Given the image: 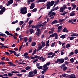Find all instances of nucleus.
Instances as JSON below:
<instances>
[{
  "label": "nucleus",
  "mask_w": 78,
  "mask_h": 78,
  "mask_svg": "<svg viewBox=\"0 0 78 78\" xmlns=\"http://www.w3.org/2000/svg\"><path fill=\"white\" fill-rule=\"evenodd\" d=\"M55 4L54 1H53L50 2H48L46 6H47V9H50V6H52Z\"/></svg>",
  "instance_id": "f257e3e1"
},
{
  "label": "nucleus",
  "mask_w": 78,
  "mask_h": 78,
  "mask_svg": "<svg viewBox=\"0 0 78 78\" xmlns=\"http://www.w3.org/2000/svg\"><path fill=\"white\" fill-rule=\"evenodd\" d=\"M27 13V8L25 7L22 8L20 9V13L22 14H25Z\"/></svg>",
  "instance_id": "f03ea898"
},
{
  "label": "nucleus",
  "mask_w": 78,
  "mask_h": 78,
  "mask_svg": "<svg viewBox=\"0 0 78 78\" xmlns=\"http://www.w3.org/2000/svg\"><path fill=\"white\" fill-rule=\"evenodd\" d=\"M59 62V64H62L64 62V59H58L56 61H55L56 63H58Z\"/></svg>",
  "instance_id": "7ed1b4c3"
},
{
  "label": "nucleus",
  "mask_w": 78,
  "mask_h": 78,
  "mask_svg": "<svg viewBox=\"0 0 78 78\" xmlns=\"http://www.w3.org/2000/svg\"><path fill=\"white\" fill-rule=\"evenodd\" d=\"M37 32H36L35 34L37 36H39V34H41V29H37Z\"/></svg>",
  "instance_id": "20e7f679"
},
{
  "label": "nucleus",
  "mask_w": 78,
  "mask_h": 78,
  "mask_svg": "<svg viewBox=\"0 0 78 78\" xmlns=\"http://www.w3.org/2000/svg\"><path fill=\"white\" fill-rule=\"evenodd\" d=\"M13 3V0H10L8 2L7 4V6H9V5H11V4H12Z\"/></svg>",
  "instance_id": "39448f33"
},
{
  "label": "nucleus",
  "mask_w": 78,
  "mask_h": 78,
  "mask_svg": "<svg viewBox=\"0 0 78 78\" xmlns=\"http://www.w3.org/2000/svg\"><path fill=\"white\" fill-rule=\"evenodd\" d=\"M35 58H37V59H39V60H41L42 59V58L43 57L42 56H41V57L40 56H38L37 55H36L34 56Z\"/></svg>",
  "instance_id": "423d86ee"
},
{
  "label": "nucleus",
  "mask_w": 78,
  "mask_h": 78,
  "mask_svg": "<svg viewBox=\"0 0 78 78\" xmlns=\"http://www.w3.org/2000/svg\"><path fill=\"white\" fill-rule=\"evenodd\" d=\"M34 6H35L34 5V3L33 2L31 4V5L30 6V9H33L34 8Z\"/></svg>",
  "instance_id": "0eeeda50"
},
{
  "label": "nucleus",
  "mask_w": 78,
  "mask_h": 78,
  "mask_svg": "<svg viewBox=\"0 0 78 78\" xmlns=\"http://www.w3.org/2000/svg\"><path fill=\"white\" fill-rule=\"evenodd\" d=\"M46 1H47V0H39L38 1H36V3H40V2H45Z\"/></svg>",
  "instance_id": "6e6552de"
},
{
  "label": "nucleus",
  "mask_w": 78,
  "mask_h": 78,
  "mask_svg": "<svg viewBox=\"0 0 78 78\" xmlns=\"http://www.w3.org/2000/svg\"><path fill=\"white\" fill-rule=\"evenodd\" d=\"M9 52L10 53H14L15 55L16 56L17 55V53L15 51L11 50H9Z\"/></svg>",
  "instance_id": "1a4fd4ad"
},
{
  "label": "nucleus",
  "mask_w": 78,
  "mask_h": 78,
  "mask_svg": "<svg viewBox=\"0 0 78 78\" xmlns=\"http://www.w3.org/2000/svg\"><path fill=\"white\" fill-rule=\"evenodd\" d=\"M5 33L7 34V35H10V36H13V35L11 33H9L8 31H6L5 32Z\"/></svg>",
  "instance_id": "9d476101"
},
{
  "label": "nucleus",
  "mask_w": 78,
  "mask_h": 78,
  "mask_svg": "<svg viewBox=\"0 0 78 78\" xmlns=\"http://www.w3.org/2000/svg\"><path fill=\"white\" fill-rule=\"evenodd\" d=\"M55 15H56V13L55 12H51V14H50L49 16V17H52L53 16H55Z\"/></svg>",
  "instance_id": "9b49d317"
},
{
  "label": "nucleus",
  "mask_w": 78,
  "mask_h": 78,
  "mask_svg": "<svg viewBox=\"0 0 78 78\" xmlns=\"http://www.w3.org/2000/svg\"><path fill=\"white\" fill-rule=\"evenodd\" d=\"M71 6H73V8H72V9L73 10V9H75V8H76V5H75L74 4H72L71 5Z\"/></svg>",
  "instance_id": "f8f14e48"
},
{
  "label": "nucleus",
  "mask_w": 78,
  "mask_h": 78,
  "mask_svg": "<svg viewBox=\"0 0 78 78\" xmlns=\"http://www.w3.org/2000/svg\"><path fill=\"white\" fill-rule=\"evenodd\" d=\"M58 23V21L56 20H55L51 23V24L52 25H53V24H56V23Z\"/></svg>",
  "instance_id": "ddd939ff"
},
{
  "label": "nucleus",
  "mask_w": 78,
  "mask_h": 78,
  "mask_svg": "<svg viewBox=\"0 0 78 78\" xmlns=\"http://www.w3.org/2000/svg\"><path fill=\"white\" fill-rule=\"evenodd\" d=\"M69 78H76L75 75V74L71 75L69 76Z\"/></svg>",
  "instance_id": "4468645a"
},
{
  "label": "nucleus",
  "mask_w": 78,
  "mask_h": 78,
  "mask_svg": "<svg viewBox=\"0 0 78 78\" xmlns=\"http://www.w3.org/2000/svg\"><path fill=\"white\" fill-rule=\"evenodd\" d=\"M71 36L73 37L74 36H78V34H76L75 33H73V34H71Z\"/></svg>",
  "instance_id": "2eb2a0df"
},
{
  "label": "nucleus",
  "mask_w": 78,
  "mask_h": 78,
  "mask_svg": "<svg viewBox=\"0 0 78 78\" xmlns=\"http://www.w3.org/2000/svg\"><path fill=\"white\" fill-rule=\"evenodd\" d=\"M55 9H52L51 10V11L48 14V15H50V14H51V12H53V11H55Z\"/></svg>",
  "instance_id": "dca6fc26"
},
{
  "label": "nucleus",
  "mask_w": 78,
  "mask_h": 78,
  "mask_svg": "<svg viewBox=\"0 0 78 78\" xmlns=\"http://www.w3.org/2000/svg\"><path fill=\"white\" fill-rule=\"evenodd\" d=\"M54 36H55V38L56 39H58V35L57 34V33H54Z\"/></svg>",
  "instance_id": "f3484780"
},
{
  "label": "nucleus",
  "mask_w": 78,
  "mask_h": 78,
  "mask_svg": "<svg viewBox=\"0 0 78 78\" xmlns=\"http://www.w3.org/2000/svg\"><path fill=\"white\" fill-rule=\"evenodd\" d=\"M37 9L35 8L32 10V11L34 12H36L37 11Z\"/></svg>",
  "instance_id": "a211bd4d"
},
{
  "label": "nucleus",
  "mask_w": 78,
  "mask_h": 78,
  "mask_svg": "<svg viewBox=\"0 0 78 78\" xmlns=\"http://www.w3.org/2000/svg\"><path fill=\"white\" fill-rule=\"evenodd\" d=\"M42 48V45H40L38 47V49L37 50V51H39Z\"/></svg>",
  "instance_id": "6ab92c4d"
},
{
  "label": "nucleus",
  "mask_w": 78,
  "mask_h": 78,
  "mask_svg": "<svg viewBox=\"0 0 78 78\" xmlns=\"http://www.w3.org/2000/svg\"><path fill=\"white\" fill-rule=\"evenodd\" d=\"M54 31V30L52 29L51 30L48 32L49 34H51L52 33H53Z\"/></svg>",
  "instance_id": "aec40b11"
},
{
  "label": "nucleus",
  "mask_w": 78,
  "mask_h": 78,
  "mask_svg": "<svg viewBox=\"0 0 78 78\" xmlns=\"http://www.w3.org/2000/svg\"><path fill=\"white\" fill-rule=\"evenodd\" d=\"M68 13V12H64L63 13L61 14V16H64V15H66V14Z\"/></svg>",
  "instance_id": "412c9836"
},
{
  "label": "nucleus",
  "mask_w": 78,
  "mask_h": 78,
  "mask_svg": "<svg viewBox=\"0 0 78 78\" xmlns=\"http://www.w3.org/2000/svg\"><path fill=\"white\" fill-rule=\"evenodd\" d=\"M24 23V22L23 21H20V22L19 23V24L20 25H23V24Z\"/></svg>",
  "instance_id": "4be33fe9"
},
{
  "label": "nucleus",
  "mask_w": 78,
  "mask_h": 78,
  "mask_svg": "<svg viewBox=\"0 0 78 78\" xmlns=\"http://www.w3.org/2000/svg\"><path fill=\"white\" fill-rule=\"evenodd\" d=\"M30 69H31V67L30 66H27L25 68V69L26 70H30Z\"/></svg>",
  "instance_id": "5701e85b"
},
{
  "label": "nucleus",
  "mask_w": 78,
  "mask_h": 78,
  "mask_svg": "<svg viewBox=\"0 0 78 78\" xmlns=\"http://www.w3.org/2000/svg\"><path fill=\"white\" fill-rule=\"evenodd\" d=\"M53 54V52H49L48 53L47 55L48 56H51V55H52Z\"/></svg>",
  "instance_id": "b1692460"
},
{
  "label": "nucleus",
  "mask_w": 78,
  "mask_h": 78,
  "mask_svg": "<svg viewBox=\"0 0 78 78\" xmlns=\"http://www.w3.org/2000/svg\"><path fill=\"white\" fill-rule=\"evenodd\" d=\"M64 11V9L62 7H61L60 8V12H63Z\"/></svg>",
  "instance_id": "393cba45"
},
{
  "label": "nucleus",
  "mask_w": 78,
  "mask_h": 78,
  "mask_svg": "<svg viewBox=\"0 0 78 78\" xmlns=\"http://www.w3.org/2000/svg\"><path fill=\"white\" fill-rule=\"evenodd\" d=\"M33 29H30V34H32L33 33Z\"/></svg>",
  "instance_id": "a878e982"
},
{
  "label": "nucleus",
  "mask_w": 78,
  "mask_h": 78,
  "mask_svg": "<svg viewBox=\"0 0 78 78\" xmlns=\"http://www.w3.org/2000/svg\"><path fill=\"white\" fill-rule=\"evenodd\" d=\"M1 11H2L3 12H5V11H6V8H5V7H3Z\"/></svg>",
  "instance_id": "bb28decb"
},
{
  "label": "nucleus",
  "mask_w": 78,
  "mask_h": 78,
  "mask_svg": "<svg viewBox=\"0 0 78 78\" xmlns=\"http://www.w3.org/2000/svg\"><path fill=\"white\" fill-rule=\"evenodd\" d=\"M60 38L62 39H64V38H66V36L65 35H63L60 37Z\"/></svg>",
  "instance_id": "cd10ccee"
},
{
  "label": "nucleus",
  "mask_w": 78,
  "mask_h": 78,
  "mask_svg": "<svg viewBox=\"0 0 78 78\" xmlns=\"http://www.w3.org/2000/svg\"><path fill=\"white\" fill-rule=\"evenodd\" d=\"M33 73L35 75V74H37V71L36 69H35L34 71H33Z\"/></svg>",
  "instance_id": "c85d7f7f"
},
{
  "label": "nucleus",
  "mask_w": 78,
  "mask_h": 78,
  "mask_svg": "<svg viewBox=\"0 0 78 78\" xmlns=\"http://www.w3.org/2000/svg\"><path fill=\"white\" fill-rule=\"evenodd\" d=\"M70 61H71V63H73L74 62V59L73 58H72L70 60Z\"/></svg>",
  "instance_id": "c756f323"
},
{
  "label": "nucleus",
  "mask_w": 78,
  "mask_h": 78,
  "mask_svg": "<svg viewBox=\"0 0 78 78\" xmlns=\"http://www.w3.org/2000/svg\"><path fill=\"white\" fill-rule=\"evenodd\" d=\"M0 48H8V46H0Z\"/></svg>",
  "instance_id": "7c9ffc66"
},
{
  "label": "nucleus",
  "mask_w": 78,
  "mask_h": 78,
  "mask_svg": "<svg viewBox=\"0 0 78 78\" xmlns=\"http://www.w3.org/2000/svg\"><path fill=\"white\" fill-rule=\"evenodd\" d=\"M36 43L35 42H33L32 43V46L34 47L36 45Z\"/></svg>",
  "instance_id": "2f4dec72"
},
{
  "label": "nucleus",
  "mask_w": 78,
  "mask_h": 78,
  "mask_svg": "<svg viewBox=\"0 0 78 78\" xmlns=\"http://www.w3.org/2000/svg\"><path fill=\"white\" fill-rule=\"evenodd\" d=\"M48 69V67H47L43 69V70L45 72H46V70H47Z\"/></svg>",
  "instance_id": "473e14b6"
},
{
  "label": "nucleus",
  "mask_w": 78,
  "mask_h": 78,
  "mask_svg": "<svg viewBox=\"0 0 78 78\" xmlns=\"http://www.w3.org/2000/svg\"><path fill=\"white\" fill-rule=\"evenodd\" d=\"M18 22V20H16V21H14L12 23V24H15V23H17Z\"/></svg>",
  "instance_id": "72a5a7b5"
},
{
  "label": "nucleus",
  "mask_w": 78,
  "mask_h": 78,
  "mask_svg": "<svg viewBox=\"0 0 78 78\" xmlns=\"http://www.w3.org/2000/svg\"><path fill=\"white\" fill-rule=\"evenodd\" d=\"M67 30V29L66 27H65L62 30V32H65L66 30Z\"/></svg>",
  "instance_id": "f704fd0d"
},
{
  "label": "nucleus",
  "mask_w": 78,
  "mask_h": 78,
  "mask_svg": "<svg viewBox=\"0 0 78 78\" xmlns=\"http://www.w3.org/2000/svg\"><path fill=\"white\" fill-rule=\"evenodd\" d=\"M70 47V45L69 44H67L66 45V48H69Z\"/></svg>",
  "instance_id": "c9c22d12"
},
{
  "label": "nucleus",
  "mask_w": 78,
  "mask_h": 78,
  "mask_svg": "<svg viewBox=\"0 0 78 78\" xmlns=\"http://www.w3.org/2000/svg\"><path fill=\"white\" fill-rule=\"evenodd\" d=\"M75 15V13H71L70 14V16H74Z\"/></svg>",
  "instance_id": "e433bc0d"
},
{
  "label": "nucleus",
  "mask_w": 78,
  "mask_h": 78,
  "mask_svg": "<svg viewBox=\"0 0 78 78\" xmlns=\"http://www.w3.org/2000/svg\"><path fill=\"white\" fill-rule=\"evenodd\" d=\"M69 38L70 40H73V39H75V37H69Z\"/></svg>",
  "instance_id": "4c0bfd02"
},
{
  "label": "nucleus",
  "mask_w": 78,
  "mask_h": 78,
  "mask_svg": "<svg viewBox=\"0 0 78 78\" xmlns=\"http://www.w3.org/2000/svg\"><path fill=\"white\" fill-rule=\"evenodd\" d=\"M65 66H66V65L65 64H63L60 66V67L61 69H62L63 67H64Z\"/></svg>",
  "instance_id": "58836bf2"
},
{
  "label": "nucleus",
  "mask_w": 78,
  "mask_h": 78,
  "mask_svg": "<svg viewBox=\"0 0 78 78\" xmlns=\"http://www.w3.org/2000/svg\"><path fill=\"white\" fill-rule=\"evenodd\" d=\"M28 77H33L34 76L33 75H31L30 73H29L27 76Z\"/></svg>",
  "instance_id": "ea45409f"
},
{
  "label": "nucleus",
  "mask_w": 78,
  "mask_h": 78,
  "mask_svg": "<svg viewBox=\"0 0 78 78\" xmlns=\"http://www.w3.org/2000/svg\"><path fill=\"white\" fill-rule=\"evenodd\" d=\"M29 42H31V41H32V38L31 37H30L29 38Z\"/></svg>",
  "instance_id": "a19ab883"
},
{
  "label": "nucleus",
  "mask_w": 78,
  "mask_h": 78,
  "mask_svg": "<svg viewBox=\"0 0 78 78\" xmlns=\"http://www.w3.org/2000/svg\"><path fill=\"white\" fill-rule=\"evenodd\" d=\"M37 68L38 69H42V66H38L37 67Z\"/></svg>",
  "instance_id": "79ce46f5"
},
{
  "label": "nucleus",
  "mask_w": 78,
  "mask_h": 78,
  "mask_svg": "<svg viewBox=\"0 0 78 78\" xmlns=\"http://www.w3.org/2000/svg\"><path fill=\"white\" fill-rule=\"evenodd\" d=\"M33 22V20H30L29 22V25H31V23H32Z\"/></svg>",
  "instance_id": "37998d69"
},
{
  "label": "nucleus",
  "mask_w": 78,
  "mask_h": 78,
  "mask_svg": "<svg viewBox=\"0 0 78 78\" xmlns=\"http://www.w3.org/2000/svg\"><path fill=\"white\" fill-rule=\"evenodd\" d=\"M58 29H59L60 30H62V26H59L58 27Z\"/></svg>",
  "instance_id": "c03bdc74"
},
{
  "label": "nucleus",
  "mask_w": 78,
  "mask_h": 78,
  "mask_svg": "<svg viewBox=\"0 0 78 78\" xmlns=\"http://www.w3.org/2000/svg\"><path fill=\"white\" fill-rule=\"evenodd\" d=\"M28 55V53H24L23 54V55L22 56H27Z\"/></svg>",
  "instance_id": "a18cd8bd"
},
{
  "label": "nucleus",
  "mask_w": 78,
  "mask_h": 78,
  "mask_svg": "<svg viewBox=\"0 0 78 78\" xmlns=\"http://www.w3.org/2000/svg\"><path fill=\"white\" fill-rule=\"evenodd\" d=\"M66 69H67V67L66 66L64 67H63V70L64 71L66 70Z\"/></svg>",
  "instance_id": "49530a36"
},
{
  "label": "nucleus",
  "mask_w": 78,
  "mask_h": 78,
  "mask_svg": "<svg viewBox=\"0 0 78 78\" xmlns=\"http://www.w3.org/2000/svg\"><path fill=\"white\" fill-rule=\"evenodd\" d=\"M42 58H41V61H42V62H44V61H45V58H43V56H42Z\"/></svg>",
  "instance_id": "de8ad7c7"
},
{
  "label": "nucleus",
  "mask_w": 78,
  "mask_h": 78,
  "mask_svg": "<svg viewBox=\"0 0 78 78\" xmlns=\"http://www.w3.org/2000/svg\"><path fill=\"white\" fill-rule=\"evenodd\" d=\"M51 37H55V34H53L50 35L49 38H50Z\"/></svg>",
  "instance_id": "09e8293b"
},
{
  "label": "nucleus",
  "mask_w": 78,
  "mask_h": 78,
  "mask_svg": "<svg viewBox=\"0 0 78 78\" xmlns=\"http://www.w3.org/2000/svg\"><path fill=\"white\" fill-rule=\"evenodd\" d=\"M37 61H38V59H35L33 61V63H34V62H37Z\"/></svg>",
  "instance_id": "8fccbe9b"
},
{
  "label": "nucleus",
  "mask_w": 78,
  "mask_h": 78,
  "mask_svg": "<svg viewBox=\"0 0 78 78\" xmlns=\"http://www.w3.org/2000/svg\"><path fill=\"white\" fill-rule=\"evenodd\" d=\"M67 76V74H62V76L63 77H66V76Z\"/></svg>",
  "instance_id": "3c124183"
},
{
  "label": "nucleus",
  "mask_w": 78,
  "mask_h": 78,
  "mask_svg": "<svg viewBox=\"0 0 78 78\" xmlns=\"http://www.w3.org/2000/svg\"><path fill=\"white\" fill-rule=\"evenodd\" d=\"M78 53V50L77 49L75 50V51H74V53L75 54H77V53Z\"/></svg>",
  "instance_id": "603ef678"
},
{
  "label": "nucleus",
  "mask_w": 78,
  "mask_h": 78,
  "mask_svg": "<svg viewBox=\"0 0 78 78\" xmlns=\"http://www.w3.org/2000/svg\"><path fill=\"white\" fill-rule=\"evenodd\" d=\"M13 74H12L11 73H8V76H12Z\"/></svg>",
  "instance_id": "864d4df0"
},
{
  "label": "nucleus",
  "mask_w": 78,
  "mask_h": 78,
  "mask_svg": "<svg viewBox=\"0 0 78 78\" xmlns=\"http://www.w3.org/2000/svg\"><path fill=\"white\" fill-rule=\"evenodd\" d=\"M55 53H54L53 54H52V56H51V58H53L55 56Z\"/></svg>",
  "instance_id": "5fc2aeb1"
},
{
  "label": "nucleus",
  "mask_w": 78,
  "mask_h": 78,
  "mask_svg": "<svg viewBox=\"0 0 78 78\" xmlns=\"http://www.w3.org/2000/svg\"><path fill=\"white\" fill-rule=\"evenodd\" d=\"M55 42H54L51 45V47H54V46H55Z\"/></svg>",
  "instance_id": "6e6d98bb"
},
{
  "label": "nucleus",
  "mask_w": 78,
  "mask_h": 78,
  "mask_svg": "<svg viewBox=\"0 0 78 78\" xmlns=\"http://www.w3.org/2000/svg\"><path fill=\"white\" fill-rule=\"evenodd\" d=\"M43 68H47V65L46 64H45L43 66Z\"/></svg>",
  "instance_id": "4d7b16f0"
},
{
  "label": "nucleus",
  "mask_w": 78,
  "mask_h": 78,
  "mask_svg": "<svg viewBox=\"0 0 78 78\" xmlns=\"http://www.w3.org/2000/svg\"><path fill=\"white\" fill-rule=\"evenodd\" d=\"M31 0H27V3L30 5V2H31Z\"/></svg>",
  "instance_id": "13d9d810"
},
{
  "label": "nucleus",
  "mask_w": 78,
  "mask_h": 78,
  "mask_svg": "<svg viewBox=\"0 0 78 78\" xmlns=\"http://www.w3.org/2000/svg\"><path fill=\"white\" fill-rule=\"evenodd\" d=\"M21 72H27V71H26L25 69H23L21 70Z\"/></svg>",
  "instance_id": "bf43d9fd"
},
{
  "label": "nucleus",
  "mask_w": 78,
  "mask_h": 78,
  "mask_svg": "<svg viewBox=\"0 0 78 78\" xmlns=\"http://www.w3.org/2000/svg\"><path fill=\"white\" fill-rule=\"evenodd\" d=\"M59 2V0H57L55 1V3H58Z\"/></svg>",
  "instance_id": "052dcab7"
},
{
  "label": "nucleus",
  "mask_w": 78,
  "mask_h": 78,
  "mask_svg": "<svg viewBox=\"0 0 78 78\" xmlns=\"http://www.w3.org/2000/svg\"><path fill=\"white\" fill-rule=\"evenodd\" d=\"M0 39H1L2 41H5V38H4L0 37Z\"/></svg>",
  "instance_id": "680f3d73"
},
{
  "label": "nucleus",
  "mask_w": 78,
  "mask_h": 78,
  "mask_svg": "<svg viewBox=\"0 0 78 78\" xmlns=\"http://www.w3.org/2000/svg\"><path fill=\"white\" fill-rule=\"evenodd\" d=\"M42 47H44L45 45V42H43V43L42 44Z\"/></svg>",
  "instance_id": "e2e57ef3"
},
{
  "label": "nucleus",
  "mask_w": 78,
  "mask_h": 78,
  "mask_svg": "<svg viewBox=\"0 0 78 78\" xmlns=\"http://www.w3.org/2000/svg\"><path fill=\"white\" fill-rule=\"evenodd\" d=\"M46 64L47 65V66H49V65L50 64V62H47Z\"/></svg>",
  "instance_id": "0e129e2a"
},
{
  "label": "nucleus",
  "mask_w": 78,
  "mask_h": 78,
  "mask_svg": "<svg viewBox=\"0 0 78 78\" xmlns=\"http://www.w3.org/2000/svg\"><path fill=\"white\" fill-rule=\"evenodd\" d=\"M73 21L74 22H75L76 21V18L75 19H72Z\"/></svg>",
  "instance_id": "69168bd1"
},
{
  "label": "nucleus",
  "mask_w": 78,
  "mask_h": 78,
  "mask_svg": "<svg viewBox=\"0 0 78 78\" xmlns=\"http://www.w3.org/2000/svg\"><path fill=\"white\" fill-rule=\"evenodd\" d=\"M30 16H31V13H28L27 14L28 17H30Z\"/></svg>",
  "instance_id": "338daca9"
},
{
  "label": "nucleus",
  "mask_w": 78,
  "mask_h": 78,
  "mask_svg": "<svg viewBox=\"0 0 78 78\" xmlns=\"http://www.w3.org/2000/svg\"><path fill=\"white\" fill-rule=\"evenodd\" d=\"M45 76H44V75H42L41 77L40 78H44V77Z\"/></svg>",
  "instance_id": "774afa93"
}]
</instances>
